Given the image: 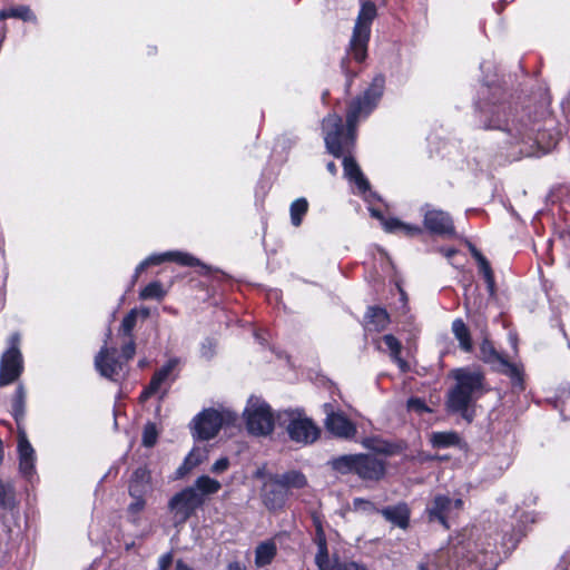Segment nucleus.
<instances>
[{"mask_svg":"<svg viewBox=\"0 0 570 570\" xmlns=\"http://www.w3.org/2000/svg\"><path fill=\"white\" fill-rule=\"evenodd\" d=\"M465 306H466V308H469V298H466V301H465Z\"/></svg>","mask_w":570,"mask_h":570,"instance_id":"nucleus-57","label":"nucleus"},{"mask_svg":"<svg viewBox=\"0 0 570 570\" xmlns=\"http://www.w3.org/2000/svg\"><path fill=\"white\" fill-rule=\"evenodd\" d=\"M482 127L505 134L507 156L511 160L537 155L538 146L533 132L525 125L507 118L508 107L498 101H484L478 106Z\"/></svg>","mask_w":570,"mask_h":570,"instance_id":"nucleus-3","label":"nucleus"},{"mask_svg":"<svg viewBox=\"0 0 570 570\" xmlns=\"http://www.w3.org/2000/svg\"><path fill=\"white\" fill-rule=\"evenodd\" d=\"M135 351H136L135 343L132 341H129L127 344H125L122 346L121 356H119L118 358L124 361L126 364L130 358L134 357Z\"/></svg>","mask_w":570,"mask_h":570,"instance_id":"nucleus-45","label":"nucleus"},{"mask_svg":"<svg viewBox=\"0 0 570 570\" xmlns=\"http://www.w3.org/2000/svg\"><path fill=\"white\" fill-rule=\"evenodd\" d=\"M376 16V4L371 0H362L348 49V53L357 62L364 61L367 56L371 26Z\"/></svg>","mask_w":570,"mask_h":570,"instance_id":"nucleus-5","label":"nucleus"},{"mask_svg":"<svg viewBox=\"0 0 570 570\" xmlns=\"http://www.w3.org/2000/svg\"><path fill=\"white\" fill-rule=\"evenodd\" d=\"M454 253H455V250H454V249H449L445 254H446V256H451V255H453Z\"/></svg>","mask_w":570,"mask_h":570,"instance_id":"nucleus-55","label":"nucleus"},{"mask_svg":"<svg viewBox=\"0 0 570 570\" xmlns=\"http://www.w3.org/2000/svg\"><path fill=\"white\" fill-rule=\"evenodd\" d=\"M263 499L265 505L271 510L282 508L287 499V492L274 475H271L264 483Z\"/></svg>","mask_w":570,"mask_h":570,"instance_id":"nucleus-19","label":"nucleus"},{"mask_svg":"<svg viewBox=\"0 0 570 570\" xmlns=\"http://www.w3.org/2000/svg\"><path fill=\"white\" fill-rule=\"evenodd\" d=\"M213 343L208 341L207 343L203 344L202 347V355L206 358H209L213 356Z\"/></svg>","mask_w":570,"mask_h":570,"instance_id":"nucleus-48","label":"nucleus"},{"mask_svg":"<svg viewBox=\"0 0 570 570\" xmlns=\"http://www.w3.org/2000/svg\"><path fill=\"white\" fill-rule=\"evenodd\" d=\"M481 358L493 366H495L499 371L509 375L512 380L518 382L521 381L520 371L515 364L510 363L507 358H504L501 354H499L491 342L484 340L480 346Z\"/></svg>","mask_w":570,"mask_h":570,"instance_id":"nucleus-16","label":"nucleus"},{"mask_svg":"<svg viewBox=\"0 0 570 570\" xmlns=\"http://www.w3.org/2000/svg\"><path fill=\"white\" fill-rule=\"evenodd\" d=\"M499 550L489 534L478 533L451 540L446 548L428 556L417 570H494Z\"/></svg>","mask_w":570,"mask_h":570,"instance_id":"nucleus-2","label":"nucleus"},{"mask_svg":"<svg viewBox=\"0 0 570 570\" xmlns=\"http://www.w3.org/2000/svg\"><path fill=\"white\" fill-rule=\"evenodd\" d=\"M165 295L166 292L163 288L161 283L158 281L149 283L139 293V297L141 299H161Z\"/></svg>","mask_w":570,"mask_h":570,"instance_id":"nucleus-39","label":"nucleus"},{"mask_svg":"<svg viewBox=\"0 0 570 570\" xmlns=\"http://www.w3.org/2000/svg\"><path fill=\"white\" fill-rule=\"evenodd\" d=\"M423 212V224L430 233L444 237L455 234L452 217L446 212L433 208L430 205H425Z\"/></svg>","mask_w":570,"mask_h":570,"instance_id":"nucleus-14","label":"nucleus"},{"mask_svg":"<svg viewBox=\"0 0 570 570\" xmlns=\"http://www.w3.org/2000/svg\"><path fill=\"white\" fill-rule=\"evenodd\" d=\"M145 262L148 266L159 265L164 262H175L183 266H204L196 257L193 255L179 252V250H169L160 254H153L148 256Z\"/></svg>","mask_w":570,"mask_h":570,"instance_id":"nucleus-20","label":"nucleus"},{"mask_svg":"<svg viewBox=\"0 0 570 570\" xmlns=\"http://www.w3.org/2000/svg\"><path fill=\"white\" fill-rule=\"evenodd\" d=\"M193 488L196 489V492L202 494L204 498V495L217 493L222 485L217 480L212 479L208 475H202L197 478Z\"/></svg>","mask_w":570,"mask_h":570,"instance_id":"nucleus-36","label":"nucleus"},{"mask_svg":"<svg viewBox=\"0 0 570 570\" xmlns=\"http://www.w3.org/2000/svg\"><path fill=\"white\" fill-rule=\"evenodd\" d=\"M236 420L237 414L228 409H205L191 422L193 436L202 441L212 440L223 426L233 425Z\"/></svg>","mask_w":570,"mask_h":570,"instance_id":"nucleus-6","label":"nucleus"},{"mask_svg":"<svg viewBox=\"0 0 570 570\" xmlns=\"http://www.w3.org/2000/svg\"><path fill=\"white\" fill-rule=\"evenodd\" d=\"M407 409L409 411L416 412V413H424L430 412V409L425 404V402L420 397H411L407 401Z\"/></svg>","mask_w":570,"mask_h":570,"instance_id":"nucleus-44","label":"nucleus"},{"mask_svg":"<svg viewBox=\"0 0 570 570\" xmlns=\"http://www.w3.org/2000/svg\"><path fill=\"white\" fill-rule=\"evenodd\" d=\"M248 432L253 435L265 436L272 433L275 421L271 406L261 397L250 396L244 410Z\"/></svg>","mask_w":570,"mask_h":570,"instance_id":"nucleus-8","label":"nucleus"},{"mask_svg":"<svg viewBox=\"0 0 570 570\" xmlns=\"http://www.w3.org/2000/svg\"><path fill=\"white\" fill-rule=\"evenodd\" d=\"M277 553L276 543L273 540L261 542L255 549V566L263 568L269 564Z\"/></svg>","mask_w":570,"mask_h":570,"instance_id":"nucleus-25","label":"nucleus"},{"mask_svg":"<svg viewBox=\"0 0 570 570\" xmlns=\"http://www.w3.org/2000/svg\"><path fill=\"white\" fill-rule=\"evenodd\" d=\"M228 466H229V460L227 458H220L213 464L212 472L213 473H222V472L226 471L228 469Z\"/></svg>","mask_w":570,"mask_h":570,"instance_id":"nucleus-46","label":"nucleus"},{"mask_svg":"<svg viewBox=\"0 0 570 570\" xmlns=\"http://www.w3.org/2000/svg\"><path fill=\"white\" fill-rule=\"evenodd\" d=\"M385 87V78L377 75L373 78L368 88L362 96L353 99L346 111V127L344 128L341 116L328 115L323 119L322 128L325 146L334 157L343 158L344 176L355 185L357 193L366 202H371L376 195L371 190L370 183L353 157L347 154L354 147L356 126L365 119L376 107Z\"/></svg>","mask_w":570,"mask_h":570,"instance_id":"nucleus-1","label":"nucleus"},{"mask_svg":"<svg viewBox=\"0 0 570 570\" xmlns=\"http://www.w3.org/2000/svg\"><path fill=\"white\" fill-rule=\"evenodd\" d=\"M386 463L374 454H357L355 474L364 481H380L385 475Z\"/></svg>","mask_w":570,"mask_h":570,"instance_id":"nucleus-15","label":"nucleus"},{"mask_svg":"<svg viewBox=\"0 0 570 570\" xmlns=\"http://www.w3.org/2000/svg\"><path fill=\"white\" fill-rule=\"evenodd\" d=\"M452 333L454 337L459 341L460 348L464 352L472 351V340L471 334L465 325V323L461 318H456L452 323Z\"/></svg>","mask_w":570,"mask_h":570,"instance_id":"nucleus-27","label":"nucleus"},{"mask_svg":"<svg viewBox=\"0 0 570 570\" xmlns=\"http://www.w3.org/2000/svg\"><path fill=\"white\" fill-rule=\"evenodd\" d=\"M371 215L381 220L383 228L389 233L415 236L422 233L417 225L405 224L397 218H384L381 212L370 208Z\"/></svg>","mask_w":570,"mask_h":570,"instance_id":"nucleus-21","label":"nucleus"},{"mask_svg":"<svg viewBox=\"0 0 570 570\" xmlns=\"http://www.w3.org/2000/svg\"><path fill=\"white\" fill-rule=\"evenodd\" d=\"M18 455L20 473L24 478L31 479L36 472V452L30 444L24 430L20 428L18 432Z\"/></svg>","mask_w":570,"mask_h":570,"instance_id":"nucleus-18","label":"nucleus"},{"mask_svg":"<svg viewBox=\"0 0 570 570\" xmlns=\"http://www.w3.org/2000/svg\"><path fill=\"white\" fill-rule=\"evenodd\" d=\"M8 18H17L23 21H36V16L31 11V9L27 6H18L8 9H2L0 11V20H6Z\"/></svg>","mask_w":570,"mask_h":570,"instance_id":"nucleus-34","label":"nucleus"},{"mask_svg":"<svg viewBox=\"0 0 570 570\" xmlns=\"http://www.w3.org/2000/svg\"><path fill=\"white\" fill-rule=\"evenodd\" d=\"M462 509V499L450 498L448 494H438L426 505L425 512L429 521L439 522L445 529H449L451 521L458 518Z\"/></svg>","mask_w":570,"mask_h":570,"instance_id":"nucleus-10","label":"nucleus"},{"mask_svg":"<svg viewBox=\"0 0 570 570\" xmlns=\"http://www.w3.org/2000/svg\"><path fill=\"white\" fill-rule=\"evenodd\" d=\"M158 438L156 425L148 423L144 428L142 432V444L147 448H151L156 444Z\"/></svg>","mask_w":570,"mask_h":570,"instance_id":"nucleus-41","label":"nucleus"},{"mask_svg":"<svg viewBox=\"0 0 570 570\" xmlns=\"http://www.w3.org/2000/svg\"><path fill=\"white\" fill-rule=\"evenodd\" d=\"M326 167L332 175H335L337 173L336 165L333 161H330Z\"/></svg>","mask_w":570,"mask_h":570,"instance_id":"nucleus-53","label":"nucleus"},{"mask_svg":"<svg viewBox=\"0 0 570 570\" xmlns=\"http://www.w3.org/2000/svg\"><path fill=\"white\" fill-rule=\"evenodd\" d=\"M325 426L335 436L351 439L356 433L355 425L341 412H334L331 404H324Z\"/></svg>","mask_w":570,"mask_h":570,"instance_id":"nucleus-17","label":"nucleus"},{"mask_svg":"<svg viewBox=\"0 0 570 570\" xmlns=\"http://www.w3.org/2000/svg\"><path fill=\"white\" fill-rule=\"evenodd\" d=\"M274 476L286 492H288L289 489H302L307 485L306 476L299 471H289L282 475Z\"/></svg>","mask_w":570,"mask_h":570,"instance_id":"nucleus-28","label":"nucleus"},{"mask_svg":"<svg viewBox=\"0 0 570 570\" xmlns=\"http://www.w3.org/2000/svg\"><path fill=\"white\" fill-rule=\"evenodd\" d=\"M132 502L128 507V513L130 515V520L132 522H137L138 514L144 510L145 508V497H131Z\"/></svg>","mask_w":570,"mask_h":570,"instance_id":"nucleus-42","label":"nucleus"},{"mask_svg":"<svg viewBox=\"0 0 570 570\" xmlns=\"http://www.w3.org/2000/svg\"><path fill=\"white\" fill-rule=\"evenodd\" d=\"M16 499L13 487L0 480V518L3 519L4 514L13 511Z\"/></svg>","mask_w":570,"mask_h":570,"instance_id":"nucleus-29","label":"nucleus"},{"mask_svg":"<svg viewBox=\"0 0 570 570\" xmlns=\"http://www.w3.org/2000/svg\"><path fill=\"white\" fill-rule=\"evenodd\" d=\"M173 563V554L167 552L163 554L158 560V570H168Z\"/></svg>","mask_w":570,"mask_h":570,"instance_id":"nucleus-47","label":"nucleus"},{"mask_svg":"<svg viewBox=\"0 0 570 570\" xmlns=\"http://www.w3.org/2000/svg\"><path fill=\"white\" fill-rule=\"evenodd\" d=\"M140 314L144 318H147L149 316V309L148 308H141Z\"/></svg>","mask_w":570,"mask_h":570,"instance_id":"nucleus-54","label":"nucleus"},{"mask_svg":"<svg viewBox=\"0 0 570 570\" xmlns=\"http://www.w3.org/2000/svg\"><path fill=\"white\" fill-rule=\"evenodd\" d=\"M148 267L147 263L145 262V259L136 267L135 269V274L132 276L134 278V282L137 281V278L139 277V275Z\"/></svg>","mask_w":570,"mask_h":570,"instance_id":"nucleus-49","label":"nucleus"},{"mask_svg":"<svg viewBox=\"0 0 570 570\" xmlns=\"http://www.w3.org/2000/svg\"><path fill=\"white\" fill-rule=\"evenodd\" d=\"M510 341H512V344L515 345V340L511 336Z\"/></svg>","mask_w":570,"mask_h":570,"instance_id":"nucleus-56","label":"nucleus"},{"mask_svg":"<svg viewBox=\"0 0 570 570\" xmlns=\"http://www.w3.org/2000/svg\"><path fill=\"white\" fill-rule=\"evenodd\" d=\"M430 441L434 448L444 449L456 445L460 439L455 432H433Z\"/></svg>","mask_w":570,"mask_h":570,"instance_id":"nucleus-37","label":"nucleus"},{"mask_svg":"<svg viewBox=\"0 0 570 570\" xmlns=\"http://www.w3.org/2000/svg\"><path fill=\"white\" fill-rule=\"evenodd\" d=\"M451 375L455 380V385L448 393V410L461 414L463 419L471 422L473 419L471 407L485 391L484 376L480 371L470 367L455 368Z\"/></svg>","mask_w":570,"mask_h":570,"instance_id":"nucleus-4","label":"nucleus"},{"mask_svg":"<svg viewBox=\"0 0 570 570\" xmlns=\"http://www.w3.org/2000/svg\"><path fill=\"white\" fill-rule=\"evenodd\" d=\"M353 510L364 514L380 513V509L368 500L356 498L353 500Z\"/></svg>","mask_w":570,"mask_h":570,"instance_id":"nucleus-40","label":"nucleus"},{"mask_svg":"<svg viewBox=\"0 0 570 570\" xmlns=\"http://www.w3.org/2000/svg\"><path fill=\"white\" fill-rule=\"evenodd\" d=\"M179 365V358L173 357L166 362L158 371L153 375L149 383V392H157L161 384H164L167 380H174L176 375L174 374Z\"/></svg>","mask_w":570,"mask_h":570,"instance_id":"nucleus-24","label":"nucleus"},{"mask_svg":"<svg viewBox=\"0 0 570 570\" xmlns=\"http://www.w3.org/2000/svg\"><path fill=\"white\" fill-rule=\"evenodd\" d=\"M227 570H247V568L239 561H232L227 564Z\"/></svg>","mask_w":570,"mask_h":570,"instance_id":"nucleus-50","label":"nucleus"},{"mask_svg":"<svg viewBox=\"0 0 570 570\" xmlns=\"http://www.w3.org/2000/svg\"><path fill=\"white\" fill-rule=\"evenodd\" d=\"M156 392H149V385L142 391L141 395H140V399L144 401V400H147L148 397H150L153 394H155Z\"/></svg>","mask_w":570,"mask_h":570,"instance_id":"nucleus-52","label":"nucleus"},{"mask_svg":"<svg viewBox=\"0 0 570 570\" xmlns=\"http://www.w3.org/2000/svg\"><path fill=\"white\" fill-rule=\"evenodd\" d=\"M150 490V472L146 468L136 469L129 484L130 497H145Z\"/></svg>","mask_w":570,"mask_h":570,"instance_id":"nucleus-22","label":"nucleus"},{"mask_svg":"<svg viewBox=\"0 0 570 570\" xmlns=\"http://www.w3.org/2000/svg\"><path fill=\"white\" fill-rule=\"evenodd\" d=\"M502 546H503V547H508V542H505V541L503 540Z\"/></svg>","mask_w":570,"mask_h":570,"instance_id":"nucleus-58","label":"nucleus"},{"mask_svg":"<svg viewBox=\"0 0 570 570\" xmlns=\"http://www.w3.org/2000/svg\"><path fill=\"white\" fill-rule=\"evenodd\" d=\"M315 563L318 570H367L357 562H341L336 556L330 557L321 527L317 528V553L315 556Z\"/></svg>","mask_w":570,"mask_h":570,"instance_id":"nucleus-13","label":"nucleus"},{"mask_svg":"<svg viewBox=\"0 0 570 570\" xmlns=\"http://www.w3.org/2000/svg\"><path fill=\"white\" fill-rule=\"evenodd\" d=\"M117 351L105 344L95 357L96 370L101 376L111 381H119L126 374L125 362L116 357Z\"/></svg>","mask_w":570,"mask_h":570,"instance_id":"nucleus-12","label":"nucleus"},{"mask_svg":"<svg viewBox=\"0 0 570 570\" xmlns=\"http://www.w3.org/2000/svg\"><path fill=\"white\" fill-rule=\"evenodd\" d=\"M24 407H26V391L22 384H19L16 389L13 399H12V405H11V412L19 424L20 421L24 417Z\"/></svg>","mask_w":570,"mask_h":570,"instance_id":"nucleus-33","label":"nucleus"},{"mask_svg":"<svg viewBox=\"0 0 570 570\" xmlns=\"http://www.w3.org/2000/svg\"><path fill=\"white\" fill-rule=\"evenodd\" d=\"M277 423L284 426L293 442L307 445L314 443L318 435V428L299 411L286 410L276 416Z\"/></svg>","mask_w":570,"mask_h":570,"instance_id":"nucleus-7","label":"nucleus"},{"mask_svg":"<svg viewBox=\"0 0 570 570\" xmlns=\"http://www.w3.org/2000/svg\"><path fill=\"white\" fill-rule=\"evenodd\" d=\"M137 309H131L122 320L121 322V331L125 335L130 336L131 331L136 325L137 322Z\"/></svg>","mask_w":570,"mask_h":570,"instance_id":"nucleus-43","label":"nucleus"},{"mask_svg":"<svg viewBox=\"0 0 570 570\" xmlns=\"http://www.w3.org/2000/svg\"><path fill=\"white\" fill-rule=\"evenodd\" d=\"M175 570H194L187 563H185L181 559L176 561Z\"/></svg>","mask_w":570,"mask_h":570,"instance_id":"nucleus-51","label":"nucleus"},{"mask_svg":"<svg viewBox=\"0 0 570 570\" xmlns=\"http://www.w3.org/2000/svg\"><path fill=\"white\" fill-rule=\"evenodd\" d=\"M356 462L357 454H344L330 460L328 465L340 474H355Z\"/></svg>","mask_w":570,"mask_h":570,"instance_id":"nucleus-26","label":"nucleus"},{"mask_svg":"<svg viewBox=\"0 0 570 570\" xmlns=\"http://www.w3.org/2000/svg\"><path fill=\"white\" fill-rule=\"evenodd\" d=\"M206 459L207 451L205 449L194 448L186 456L181 466L178 469V473L183 475L189 472L190 470L199 465L202 462H204Z\"/></svg>","mask_w":570,"mask_h":570,"instance_id":"nucleus-32","label":"nucleus"},{"mask_svg":"<svg viewBox=\"0 0 570 570\" xmlns=\"http://www.w3.org/2000/svg\"><path fill=\"white\" fill-rule=\"evenodd\" d=\"M367 325L377 332L384 330L390 323L387 312L380 307H371L367 313Z\"/></svg>","mask_w":570,"mask_h":570,"instance_id":"nucleus-31","label":"nucleus"},{"mask_svg":"<svg viewBox=\"0 0 570 570\" xmlns=\"http://www.w3.org/2000/svg\"><path fill=\"white\" fill-rule=\"evenodd\" d=\"M380 513L386 521L399 528L405 529L409 525L410 510L405 503L383 508Z\"/></svg>","mask_w":570,"mask_h":570,"instance_id":"nucleus-23","label":"nucleus"},{"mask_svg":"<svg viewBox=\"0 0 570 570\" xmlns=\"http://www.w3.org/2000/svg\"><path fill=\"white\" fill-rule=\"evenodd\" d=\"M203 503L202 494L188 487L170 499L168 508L174 514L175 523H184Z\"/></svg>","mask_w":570,"mask_h":570,"instance_id":"nucleus-11","label":"nucleus"},{"mask_svg":"<svg viewBox=\"0 0 570 570\" xmlns=\"http://www.w3.org/2000/svg\"><path fill=\"white\" fill-rule=\"evenodd\" d=\"M473 257L476 259L480 273L483 274V277L487 282L488 289L491 294L494 292V277L491 269V266L487 258L475 248L472 249Z\"/></svg>","mask_w":570,"mask_h":570,"instance_id":"nucleus-35","label":"nucleus"},{"mask_svg":"<svg viewBox=\"0 0 570 570\" xmlns=\"http://www.w3.org/2000/svg\"><path fill=\"white\" fill-rule=\"evenodd\" d=\"M382 341L386 345L390 351V355L392 360L399 365V367L404 372L407 370L406 362L400 356L402 345L400 341L393 336L392 334H386L382 337Z\"/></svg>","mask_w":570,"mask_h":570,"instance_id":"nucleus-30","label":"nucleus"},{"mask_svg":"<svg viewBox=\"0 0 570 570\" xmlns=\"http://www.w3.org/2000/svg\"><path fill=\"white\" fill-rule=\"evenodd\" d=\"M308 210V203L306 198H297L291 204V223L293 226L298 227L302 224L303 217Z\"/></svg>","mask_w":570,"mask_h":570,"instance_id":"nucleus-38","label":"nucleus"},{"mask_svg":"<svg viewBox=\"0 0 570 570\" xmlns=\"http://www.w3.org/2000/svg\"><path fill=\"white\" fill-rule=\"evenodd\" d=\"M21 337L12 333L7 341V348L0 358V387L16 382L23 372V356L20 350Z\"/></svg>","mask_w":570,"mask_h":570,"instance_id":"nucleus-9","label":"nucleus"}]
</instances>
